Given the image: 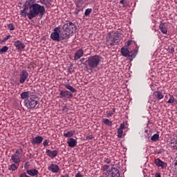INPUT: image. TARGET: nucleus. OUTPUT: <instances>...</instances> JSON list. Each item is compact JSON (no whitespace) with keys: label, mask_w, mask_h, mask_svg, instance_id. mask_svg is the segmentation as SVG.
<instances>
[{"label":"nucleus","mask_w":177,"mask_h":177,"mask_svg":"<svg viewBox=\"0 0 177 177\" xmlns=\"http://www.w3.org/2000/svg\"><path fill=\"white\" fill-rule=\"evenodd\" d=\"M20 15L23 17H28L29 20H32L40 15L41 17L45 15V6H41L39 3H33L29 7L28 12L24 8L20 10Z\"/></svg>","instance_id":"obj_1"},{"label":"nucleus","mask_w":177,"mask_h":177,"mask_svg":"<svg viewBox=\"0 0 177 177\" xmlns=\"http://www.w3.org/2000/svg\"><path fill=\"white\" fill-rule=\"evenodd\" d=\"M62 38L68 39L73 35V32L77 30V26L73 22H68L62 27Z\"/></svg>","instance_id":"obj_2"},{"label":"nucleus","mask_w":177,"mask_h":177,"mask_svg":"<svg viewBox=\"0 0 177 177\" xmlns=\"http://www.w3.org/2000/svg\"><path fill=\"white\" fill-rule=\"evenodd\" d=\"M120 38V32H109L106 37V44L107 46H114L117 43H118V39Z\"/></svg>","instance_id":"obj_3"},{"label":"nucleus","mask_w":177,"mask_h":177,"mask_svg":"<svg viewBox=\"0 0 177 177\" xmlns=\"http://www.w3.org/2000/svg\"><path fill=\"white\" fill-rule=\"evenodd\" d=\"M100 62H102V57L95 55L88 57L86 63L91 68H97V66L100 64Z\"/></svg>","instance_id":"obj_4"},{"label":"nucleus","mask_w":177,"mask_h":177,"mask_svg":"<svg viewBox=\"0 0 177 177\" xmlns=\"http://www.w3.org/2000/svg\"><path fill=\"white\" fill-rule=\"evenodd\" d=\"M39 103L38 100V95H32L29 96L28 98L24 100V104L26 108L30 109H35L37 105Z\"/></svg>","instance_id":"obj_5"},{"label":"nucleus","mask_w":177,"mask_h":177,"mask_svg":"<svg viewBox=\"0 0 177 177\" xmlns=\"http://www.w3.org/2000/svg\"><path fill=\"white\" fill-rule=\"evenodd\" d=\"M50 38L53 41H55V42H60V41H64L62 37V33L60 34V28L59 26L54 28L53 32L50 34Z\"/></svg>","instance_id":"obj_6"},{"label":"nucleus","mask_w":177,"mask_h":177,"mask_svg":"<svg viewBox=\"0 0 177 177\" xmlns=\"http://www.w3.org/2000/svg\"><path fill=\"white\" fill-rule=\"evenodd\" d=\"M121 55L122 56H124V57H127L129 60H133L135 57H136V54L135 53V51L129 52V50L125 47H122L120 49Z\"/></svg>","instance_id":"obj_7"},{"label":"nucleus","mask_w":177,"mask_h":177,"mask_svg":"<svg viewBox=\"0 0 177 177\" xmlns=\"http://www.w3.org/2000/svg\"><path fill=\"white\" fill-rule=\"evenodd\" d=\"M20 154H21L20 150L17 149L15 153L11 156V161H12L14 164L20 165V162H21V156H20Z\"/></svg>","instance_id":"obj_8"},{"label":"nucleus","mask_w":177,"mask_h":177,"mask_svg":"<svg viewBox=\"0 0 177 177\" xmlns=\"http://www.w3.org/2000/svg\"><path fill=\"white\" fill-rule=\"evenodd\" d=\"M106 177H120V171L115 167H112L106 171Z\"/></svg>","instance_id":"obj_9"},{"label":"nucleus","mask_w":177,"mask_h":177,"mask_svg":"<svg viewBox=\"0 0 177 177\" xmlns=\"http://www.w3.org/2000/svg\"><path fill=\"white\" fill-rule=\"evenodd\" d=\"M59 97L60 99H62V100H67L68 99H71V97H73V93L67 90H61L59 91Z\"/></svg>","instance_id":"obj_10"},{"label":"nucleus","mask_w":177,"mask_h":177,"mask_svg":"<svg viewBox=\"0 0 177 177\" xmlns=\"http://www.w3.org/2000/svg\"><path fill=\"white\" fill-rule=\"evenodd\" d=\"M27 78H28V71L22 70L19 73V84H24L27 81Z\"/></svg>","instance_id":"obj_11"},{"label":"nucleus","mask_w":177,"mask_h":177,"mask_svg":"<svg viewBox=\"0 0 177 177\" xmlns=\"http://www.w3.org/2000/svg\"><path fill=\"white\" fill-rule=\"evenodd\" d=\"M42 142H44V137L41 136H37L30 140V142L33 146H35L36 145H41Z\"/></svg>","instance_id":"obj_12"},{"label":"nucleus","mask_w":177,"mask_h":177,"mask_svg":"<svg viewBox=\"0 0 177 177\" xmlns=\"http://www.w3.org/2000/svg\"><path fill=\"white\" fill-rule=\"evenodd\" d=\"M46 153L50 158H55L57 157V154H59V151H57V149H55L53 151L50 149H46Z\"/></svg>","instance_id":"obj_13"},{"label":"nucleus","mask_w":177,"mask_h":177,"mask_svg":"<svg viewBox=\"0 0 177 177\" xmlns=\"http://www.w3.org/2000/svg\"><path fill=\"white\" fill-rule=\"evenodd\" d=\"M14 46L16 48L17 50H23V49L26 48V45L20 40L14 41Z\"/></svg>","instance_id":"obj_14"},{"label":"nucleus","mask_w":177,"mask_h":177,"mask_svg":"<svg viewBox=\"0 0 177 177\" xmlns=\"http://www.w3.org/2000/svg\"><path fill=\"white\" fill-rule=\"evenodd\" d=\"M82 56H84V50L82 48H79L75 53L73 59L75 61L80 60V59H81Z\"/></svg>","instance_id":"obj_15"},{"label":"nucleus","mask_w":177,"mask_h":177,"mask_svg":"<svg viewBox=\"0 0 177 177\" xmlns=\"http://www.w3.org/2000/svg\"><path fill=\"white\" fill-rule=\"evenodd\" d=\"M48 171L53 172L54 174H57L60 171V168L56 164H50L48 167Z\"/></svg>","instance_id":"obj_16"},{"label":"nucleus","mask_w":177,"mask_h":177,"mask_svg":"<svg viewBox=\"0 0 177 177\" xmlns=\"http://www.w3.org/2000/svg\"><path fill=\"white\" fill-rule=\"evenodd\" d=\"M154 162L157 167H160V168H167V162H163L160 158L155 159Z\"/></svg>","instance_id":"obj_17"},{"label":"nucleus","mask_w":177,"mask_h":177,"mask_svg":"<svg viewBox=\"0 0 177 177\" xmlns=\"http://www.w3.org/2000/svg\"><path fill=\"white\" fill-rule=\"evenodd\" d=\"M67 143L68 147L74 148L75 147V146H77V143H78V141L73 138H71L67 140Z\"/></svg>","instance_id":"obj_18"},{"label":"nucleus","mask_w":177,"mask_h":177,"mask_svg":"<svg viewBox=\"0 0 177 177\" xmlns=\"http://www.w3.org/2000/svg\"><path fill=\"white\" fill-rule=\"evenodd\" d=\"M26 174H28L29 176H37L38 174H39V171H38L37 169H30L26 170Z\"/></svg>","instance_id":"obj_19"},{"label":"nucleus","mask_w":177,"mask_h":177,"mask_svg":"<svg viewBox=\"0 0 177 177\" xmlns=\"http://www.w3.org/2000/svg\"><path fill=\"white\" fill-rule=\"evenodd\" d=\"M153 96L157 99L158 100H161V99H164V95L160 91H155L153 93Z\"/></svg>","instance_id":"obj_20"},{"label":"nucleus","mask_w":177,"mask_h":177,"mask_svg":"<svg viewBox=\"0 0 177 177\" xmlns=\"http://www.w3.org/2000/svg\"><path fill=\"white\" fill-rule=\"evenodd\" d=\"M159 29L162 32V34H167L168 30H167V27L165 26V23L161 21L159 26Z\"/></svg>","instance_id":"obj_21"},{"label":"nucleus","mask_w":177,"mask_h":177,"mask_svg":"<svg viewBox=\"0 0 177 177\" xmlns=\"http://www.w3.org/2000/svg\"><path fill=\"white\" fill-rule=\"evenodd\" d=\"M20 167V165L12 163L8 166V171H11L12 172H15V171L17 170Z\"/></svg>","instance_id":"obj_22"},{"label":"nucleus","mask_w":177,"mask_h":177,"mask_svg":"<svg viewBox=\"0 0 177 177\" xmlns=\"http://www.w3.org/2000/svg\"><path fill=\"white\" fill-rule=\"evenodd\" d=\"M39 2L41 5H45L46 8H49L52 5L50 0H39Z\"/></svg>","instance_id":"obj_23"},{"label":"nucleus","mask_w":177,"mask_h":177,"mask_svg":"<svg viewBox=\"0 0 177 177\" xmlns=\"http://www.w3.org/2000/svg\"><path fill=\"white\" fill-rule=\"evenodd\" d=\"M75 135V131H68L67 133H64V138H73Z\"/></svg>","instance_id":"obj_24"},{"label":"nucleus","mask_w":177,"mask_h":177,"mask_svg":"<svg viewBox=\"0 0 177 177\" xmlns=\"http://www.w3.org/2000/svg\"><path fill=\"white\" fill-rule=\"evenodd\" d=\"M65 88L66 89H68V91H70V92H72V93H75V92H77V90L70 84H66Z\"/></svg>","instance_id":"obj_25"},{"label":"nucleus","mask_w":177,"mask_h":177,"mask_svg":"<svg viewBox=\"0 0 177 177\" xmlns=\"http://www.w3.org/2000/svg\"><path fill=\"white\" fill-rule=\"evenodd\" d=\"M160 139V134L158 133H155L151 137V140L152 142H157Z\"/></svg>","instance_id":"obj_26"},{"label":"nucleus","mask_w":177,"mask_h":177,"mask_svg":"<svg viewBox=\"0 0 177 177\" xmlns=\"http://www.w3.org/2000/svg\"><path fill=\"white\" fill-rule=\"evenodd\" d=\"M102 122L105 124V125H108V127L113 125V122L107 118L102 119Z\"/></svg>","instance_id":"obj_27"},{"label":"nucleus","mask_w":177,"mask_h":177,"mask_svg":"<svg viewBox=\"0 0 177 177\" xmlns=\"http://www.w3.org/2000/svg\"><path fill=\"white\" fill-rule=\"evenodd\" d=\"M29 96L30 93H28V91L23 92L21 93V98L25 99V100H26V99H28V97H30Z\"/></svg>","instance_id":"obj_28"},{"label":"nucleus","mask_w":177,"mask_h":177,"mask_svg":"<svg viewBox=\"0 0 177 177\" xmlns=\"http://www.w3.org/2000/svg\"><path fill=\"white\" fill-rule=\"evenodd\" d=\"M75 5L78 9H80L82 10H84V8L82 7V0H77L75 3Z\"/></svg>","instance_id":"obj_29"},{"label":"nucleus","mask_w":177,"mask_h":177,"mask_svg":"<svg viewBox=\"0 0 177 177\" xmlns=\"http://www.w3.org/2000/svg\"><path fill=\"white\" fill-rule=\"evenodd\" d=\"M169 99L168 100V101L167 102V103H168L169 104H172L175 102V97H174V95L169 94Z\"/></svg>","instance_id":"obj_30"},{"label":"nucleus","mask_w":177,"mask_h":177,"mask_svg":"<svg viewBox=\"0 0 177 177\" xmlns=\"http://www.w3.org/2000/svg\"><path fill=\"white\" fill-rule=\"evenodd\" d=\"M35 1L36 0H27L26 2H25V5H26L27 6H31V5H34V3H35Z\"/></svg>","instance_id":"obj_31"},{"label":"nucleus","mask_w":177,"mask_h":177,"mask_svg":"<svg viewBox=\"0 0 177 177\" xmlns=\"http://www.w3.org/2000/svg\"><path fill=\"white\" fill-rule=\"evenodd\" d=\"M114 113H115V109L113 108L112 111H106V117L109 118V117H112L114 114Z\"/></svg>","instance_id":"obj_32"},{"label":"nucleus","mask_w":177,"mask_h":177,"mask_svg":"<svg viewBox=\"0 0 177 177\" xmlns=\"http://www.w3.org/2000/svg\"><path fill=\"white\" fill-rule=\"evenodd\" d=\"M8 50H9V47L4 46L0 49V53H6Z\"/></svg>","instance_id":"obj_33"},{"label":"nucleus","mask_w":177,"mask_h":177,"mask_svg":"<svg viewBox=\"0 0 177 177\" xmlns=\"http://www.w3.org/2000/svg\"><path fill=\"white\" fill-rule=\"evenodd\" d=\"M124 133V131L121 129H118V138L121 139L122 138V135Z\"/></svg>","instance_id":"obj_34"},{"label":"nucleus","mask_w":177,"mask_h":177,"mask_svg":"<svg viewBox=\"0 0 177 177\" xmlns=\"http://www.w3.org/2000/svg\"><path fill=\"white\" fill-rule=\"evenodd\" d=\"M169 53H171V55H174L175 53V48L172 46H169L167 49Z\"/></svg>","instance_id":"obj_35"},{"label":"nucleus","mask_w":177,"mask_h":177,"mask_svg":"<svg viewBox=\"0 0 177 177\" xmlns=\"http://www.w3.org/2000/svg\"><path fill=\"white\" fill-rule=\"evenodd\" d=\"M7 27L10 31H13L15 30V25L13 24H8Z\"/></svg>","instance_id":"obj_36"},{"label":"nucleus","mask_w":177,"mask_h":177,"mask_svg":"<svg viewBox=\"0 0 177 177\" xmlns=\"http://www.w3.org/2000/svg\"><path fill=\"white\" fill-rule=\"evenodd\" d=\"M92 13V8H87L84 12V16H89Z\"/></svg>","instance_id":"obj_37"},{"label":"nucleus","mask_w":177,"mask_h":177,"mask_svg":"<svg viewBox=\"0 0 177 177\" xmlns=\"http://www.w3.org/2000/svg\"><path fill=\"white\" fill-rule=\"evenodd\" d=\"M104 162H105V164H111V158H104Z\"/></svg>","instance_id":"obj_38"},{"label":"nucleus","mask_w":177,"mask_h":177,"mask_svg":"<svg viewBox=\"0 0 177 177\" xmlns=\"http://www.w3.org/2000/svg\"><path fill=\"white\" fill-rule=\"evenodd\" d=\"M50 142V140L46 139L44 140V141L43 142V146H44V147H46V146H49V143Z\"/></svg>","instance_id":"obj_39"},{"label":"nucleus","mask_w":177,"mask_h":177,"mask_svg":"<svg viewBox=\"0 0 177 177\" xmlns=\"http://www.w3.org/2000/svg\"><path fill=\"white\" fill-rule=\"evenodd\" d=\"M82 10H81L80 8H76L75 9V11L73 12V15H75V16H77L78 15V13H80V12H81Z\"/></svg>","instance_id":"obj_40"},{"label":"nucleus","mask_w":177,"mask_h":177,"mask_svg":"<svg viewBox=\"0 0 177 177\" xmlns=\"http://www.w3.org/2000/svg\"><path fill=\"white\" fill-rule=\"evenodd\" d=\"M69 109L68 107H67V106L64 105L63 107H62V111L63 113H67Z\"/></svg>","instance_id":"obj_41"},{"label":"nucleus","mask_w":177,"mask_h":177,"mask_svg":"<svg viewBox=\"0 0 177 177\" xmlns=\"http://www.w3.org/2000/svg\"><path fill=\"white\" fill-rule=\"evenodd\" d=\"M109 165H104V166H102V169L104 172H105V171H107V169H109Z\"/></svg>","instance_id":"obj_42"},{"label":"nucleus","mask_w":177,"mask_h":177,"mask_svg":"<svg viewBox=\"0 0 177 177\" xmlns=\"http://www.w3.org/2000/svg\"><path fill=\"white\" fill-rule=\"evenodd\" d=\"M93 139V135H88L86 137V140H92Z\"/></svg>","instance_id":"obj_43"},{"label":"nucleus","mask_w":177,"mask_h":177,"mask_svg":"<svg viewBox=\"0 0 177 177\" xmlns=\"http://www.w3.org/2000/svg\"><path fill=\"white\" fill-rule=\"evenodd\" d=\"M29 167H30V165L28 164V162H26L24 163V168H25V169H26V171H28V169H28Z\"/></svg>","instance_id":"obj_44"},{"label":"nucleus","mask_w":177,"mask_h":177,"mask_svg":"<svg viewBox=\"0 0 177 177\" xmlns=\"http://www.w3.org/2000/svg\"><path fill=\"white\" fill-rule=\"evenodd\" d=\"M9 38H12V35H7L6 37L3 39V41L6 42V41H8V39H9Z\"/></svg>","instance_id":"obj_45"},{"label":"nucleus","mask_w":177,"mask_h":177,"mask_svg":"<svg viewBox=\"0 0 177 177\" xmlns=\"http://www.w3.org/2000/svg\"><path fill=\"white\" fill-rule=\"evenodd\" d=\"M124 128H125V124L122 123L120 126V127L118 128V129H124Z\"/></svg>","instance_id":"obj_46"},{"label":"nucleus","mask_w":177,"mask_h":177,"mask_svg":"<svg viewBox=\"0 0 177 177\" xmlns=\"http://www.w3.org/2000/svg\"><path fill=\"white\" fill-rule=\"evenodd\" d=\"M23 7H24V9H26V10H28V8H30V6H26V4H24V3L23 5Z\"/></svg>","instance_id":"obj_47"},{"label":"nucleus","mask_w":177,"mask_h":177,"mask_svg":"<svg viewBox=\"0 0 177 177\" xmlns=\"http://www.w3.org/2000/svg\"><path fill=\"white\" fill-rule=\"evenodd\" d=\"M75 177H84V176H82L80 172H78L76 174Z\"/></svg>","instance_id":"obj_48"},{"label":"nucleus","mask_w":177,"mask_h":177,"mask_svg":"<svg viewBox=\"0 0 177 177\" xmlns=\"http://www.w3.org/2000/svg\"><path fill=\"white\" fill-rule=\"evenodd\" d=\"M120 3H121L122 5H123V6H125V0H120Z\"/></svg>","instance_id":"obj_49"},{"label":"nucleus","mask_w":177,"mask_h":177,"mask_svg":"<svg viewBox=\"0 0 177 177\" xmlns=\"http://www.w3.org/2000/svg\"><path fill=\"white\" fill-rule=\"evenodd\" d=\"M155 177H161V174L160 173H156Z\"/></svg>","instance_id":"obj_50"},{"label":"nucleus","mask_w":177,"mask_h":177,"mask_svg":"<svg viewBox=\"0 0 177 177\" xmlns=\"http://www.w3.org/2000/svg\"><path fill=\"white\" fill-rule=\"evenodd\" d=\"M80 62H81V63H84L85 62V58L80 59Z\"/></svg>","instance_id":"obj_51"},{"label":"nucleus","mask_w":177,"mask_h":177,"mask_svg":"<svg viewBox=\"0 0 177 177\" xmlns=\"http://www.w3.org/2000/svg\"><path fill=\"white\" fill-rule=\"evenodd\" d=\"M68 73H70V74H73V69H72V68L68 69Z\"/></svg>","instance_id":"obj_52"},{"label":"nucleus","mask_w":177,"mask_h":177,"mask_svg":"<svg viewBox=\"0 0 177 177\" xmlns=\"http://www.w3.org/2000/svg\"><path fill=\"white\" fill-rule=\"evenodd\" d=\"M131 42H132V41L129 40L127 41V46H129V45H131Z\"/></svg>","instance_id":"obj_53"},{"label":"nucleus","mask_w":177,"mask_h":177,"mask_svg":"<svg viewBox=\"0 0 177 177\" xmlns=\"http://www.w3.org/2000/svg\"><path fill=\"white\" fill-rule=\"evenodd\" d=\"M61 177H68V175L65 174V175L61 176Z\"/></svg>","instance_id":"obj_54"},{"label":"nucleus","mask_w":177,"mask_h":177,"mask_svg":"<svg viewBox=\"0 0 177 177\" xmlns=\"http://www.w3.org/2000/svg\"><path fill=\"white\" fill-rule=\"evenodd\" d=\"M0 44H3V40H1V39H0Z\"/></svg>","instance_id":"obj_55"},{"label":"nucleus","mask_w":177,"mask_h":177,"mask_svg":"<svg viewBox=\"0 0 177 177\" xmlns=\"http://www.w3.org/2000/svg\"><path fill=\"white\" fill-rule=\"evenodd\" d=\"M175 165H177V162L175 163Z\"/></svg>","instance_id":"obj_56"}]
</instances>
